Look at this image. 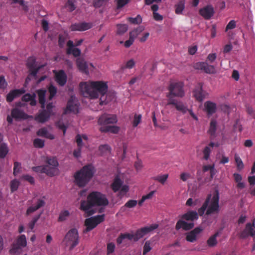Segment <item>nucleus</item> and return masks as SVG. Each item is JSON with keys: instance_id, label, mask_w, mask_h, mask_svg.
<instances>
[{"instance_id": "nucleus-14", "label": "nucleus", "mask_w": 255, "mask_h": 255, "mask_svg": "<svg viewBox=\"0 0 255 255\" xmlns=\"http://www.w3.org/2000/svg\"><path fill=\"white\" fill-rule=\"evenodd\" d=\"M194 67L196 69L202 70L207 74H214L216 73L215 67L213 65H208L206 62H197L194 64Z\"/></svg>"}, {"instance_id": "nucleus-33", "label": "nucleus", "mask_w": 255, "mask_h": 255, "mask_svg": "<svg viewBox=\"0 0 255 255\" xmlns=\"http://www.w3.org/2000/svg\"><path fill=\"white\" fill-rule=\"evenodd\" d=\"M39 102L41 104V107L42 109L45 108V94L46 91L43 89H40L37 92Z\"/></svg>"}, {"instance_id": "nucleus-63", "label": "nucleus", "mask_w": 255, "mask_h": 255, "mask_svg": "<svg viewBox=\"0 0 255 255\" xmlns=\"http://www.w3.org/2000/svg\"><path fill=\"white\" fill-rule=\"evenodd\" d=\"M99 150L102 152H110V146L107 144H104L101 145L99 146Z\"/></svg>"}, {"instance_id": "nucleus-62", "label": "nucleus", "mask_w": 255, "mask_h": 255, "mask_svg": "<svg viewBox=\"0 0 255 255\" xmlns=\"http://www.w3.org/2000/svg\"><path fill=\"white\" fill-rule=\"evenodd\" d=\"M118 8H122L126 5L130 0H116Z\"/></svg>"}, {"instance_id": "nucleus-43", "label": "nucleus", "mask_w": 255, "mask_h": 255, "mask_svg": "<svg viewBox=\"0 0 255 255\" xmlns=\"http://www.w3.org/2000/svg\"><path fill=\"white\" fill-rule=\"evenodd\" d=\"M20 185V182L17 179H13L10 181V188L11 192H14L16 191Z\"/></svg>"}, {"instance_id": "nucleus-13", "label": "nucleus", "mask_w": 255, "mask_h": 255, "mask_svg": "<svg viewBox=\"0 0 255 255\" xmlns=\"http://www.w3.org/2000/svg\"><path fill=\"white\" fill-rule=\"evenodd\" d=\"M158 227L157 224H152L149 226L145 227L137 230L135 234L133 235L134 241H137L139 239L142 238L145 234L150 232L154 230L157 229Z\"/></svg>"}, {"instance_id": "nucleus-38", "label": "nucleus", "mask_w": 255, "mask_h": 255, "mask_svg": "<svg viewBox=\"0 0 255 255\" xmlns=\"http://www.w3.org/2000/svg\"><path fill=\"white\" fill-rule=\"evenodd\" d=\"M218 235L219 233L217 232L209 238L207 243L209 247H214L217 245V241L216 238Z\"/></svg>"}, {"instance_id": "nucleus-10", "label": "nucleus", "mask_w": 255, "mask_h": 255, "mask_svg": "<svg viewBox=\"0 0 255 255\" xmlns=\"http://www.w3.org/2000/svg\"><path fill=\"white\" fill-rule=\"evenodd\" d=\"M104 220V215H98L87 218L85 220V225L86 228L84 232H89L94 229L98 224Z\"/></svg>"}, {"instance_id": "nucleus-47", "label": "nucleus", "mask_w": 255, "mask_h": 255, "mask_svg": "<svg viewBox=\"0 0 255 255\" xmlns=\"http://www.w3.org/2000/svg\"><path fill=\"white\" fill-rule=\"evenodd\" d=\"M128 20L131 23L138 24L141 23L142 18L140 15H137L135 17H128Z\"/></svg>"}, {"instance_id": "nucleus-37", "label": "nucleus", "mask_w": 255, "mask_h": 255, "mask_svg": "<svg viewBox=\"0 0 255 255\" xmlns=\"http://www.w3.org/2000/svg\"><path fill=\"white\" fill-rule=\"evenodd\" d=\"M8 152V148L5 143L0 144V158H4Z\"/></svg>"}, {"instance_id": "nucleus-15", "label": "nucleus", "mask_w": 255, "mask_h": 255, "mask_svg": "<svg viewBox=\"0 0 255 255\" xmlns=\"http://www.w3.org/2000/svg\"><path fill=\"white\" fill-rule=\"evenodd\" d=\"M193 94L197 101L201 102L204 100L207 95V93L203 90L202 83H199L197 84L193 91Z\"/></svg>"}, {"instance_id": "nucleus-39", "label": "nucleus", "mask_w": 255, "mask_h": 255, "mask_svg": "<svg viewBox=\"0 0 255 255\" xmlns=\"http://www.w3.org/2000/svg\"><path fill=\"white\" fill-rule=\"evenodd\" d=\"M47 166L45 165L34 166L32 167V170L35 172H40L45 173L48 175V170Z\"/></svg>"}, {"instance_id": "nucleus-64", "label": "nucleus", "mask_w": 255, "mask_h": 255, "mask_svg": "<svg viewBox=\"0 0 255 255\" xmlns=\"http://www.w3.org/2000/svg\"><path fill=\"white\" fill-rule=\"evenodd\" d=\"M7 86V83L3 76H0V89H5Z\"/></svg>"}, {"instance_id": "nucleus-56", "label": "nucleus", "mask_w": 255, "mask_h": 255, "mask_svg": "<svg viewBox=\"0 0 255 255\" xmlns=\"http://www.w3.org/2000/svg\"><path fill=\"white\" fill-rule=\"evenodd\" d=\"M141 120V115H135L132 122V126L133 127H136L140 123Z\"/></svg>"}, {"instance_id": "nucleus-46", "label": "nucleus", "mask_w": 255, "mask_h": 255, "mask_svg": "<svg viewBox=\"0 0 255 255\" xmlns=\"http://www.w3.org/2000/svg\"><path fill=\"white\" fill-rule=\"evenodd\" d=\"M135 62L134 61V60L132 59H131L128 60L126 62L125 65L122 66L121 68L122 70H124L125 69H130L132 68L135 66Z\"/></svg>"}, {"instance_id": "nucleus-51", "label": "nucleus", "mask_w": 255, "mask_h": 255, "mask_svg": "<svg viewBox=\"0 0 255 255\" xmlns=\"http://www.w3.org/2000/svg\"><path fill=\"white\" fill-rule=\"evenodd\" d=\"M151 243L149 241H147L145 242L143 248V255H146V254L150 252L152 248L151 247Z\"/></svg>"}, {"instance_id": "nucleus-52", "label": "nucleus", "mask_w": 255, "mask_h": 255, "mask_svg": "<svg viewBox=\"0 0 255 255\" xmlns=\"http://www.w3.org/2000/svg\"><path fill=\"white\" fill-rule=\"evenodd\" d=\"M33 145L36 148H42L44 145V141L40 138H36L33 141Z\"/></svg>"}, {"instance_id": "nucleus-25", "label": "nucleus", "mask_w": 255, "mask_h": 255, "mask_svg": "<svg viewBox=\"0 0 255 255\" xmlns=\"http://www.w3.org/2000/svg\"><path fill=\"white\" fill-rule=\"evenodd\" d=\"M25 91L23 89H15L11 90L6 96V101L8 102H11L14 99L20 96Z\"/></svg>"}, {"instance_id": "nucleus-23", "label": "nucleus", "mask_w": 255, "mask_h": 255, "mask_svg": "<svg viewBox=\"0 0 255 255\" xmlns=\"http://www.w3.org/2000/svg\"><path fill=\"white\" fill-rule=\"evenodd\" d=\"M194 226L193 223H187L183 220H179L176 224V229L178 230L182 229L185 231H188L192 229Z\"/></svg>"}, {"instance_id": "nucleus-58", "label": "nucleus", "mask_w": 255, "mask_h": 255, "mask_svg": "<svg viewBox=\"0 0 255 255\" xmlns=\"http://www.w3.org/2000/svg\"><path fill=\"white\" fill-rule=\"evenodd\" d=\"M56 126L59 129L62 130L63 135H64L66 133L67 127L61 121H59L56 123Z\"/></svg>"}, {"instance_id": "nucleus-42", "label": "nucleus", "mask_w": 255, "mask_h": 255, "mask_svg": "<svg viewBox=\"0 0 255 255\" xmlns=\"http://www.w3.org/2000/svg\"><path fill=\"white\" fill-rule=\"evenodd\" d=\"M168 177L167 174L158 175L153 177V179L155 181H157L162 184H164Z\"/></svg>"}, {"instance_id": "nucleus-27", "label": "nucleus", "mask_w": 255, "mask_h": 255, "mask_svg": "<svg viewBox=\"0 0 255 255\" xmlns=\"http://www.w3.org/2000/svg\"><path fill=\"white\" fill-rule=\"evenodd\" d=\"M51 115L47 111L43 110L36 117V120L40 123H43L49 119Z\"/></svg>"}, {"instance_id": "nucleus-57", "label": "nucleus", "mask_w": 255, "mask_h": 255, "mask_svg": "<svg viewBox=\"0 0 255 255\" xmlns=\"http://www.w3.org/2000/svg\"><path fill=\"white\" fill-rule=\"evenodd\" d=\"M75 140L77 144V146L78 147L82 148L84 143L83 141V140L82 139L81 135L79 134L76 135L75 137Z\"/></svg>"}, {"instance_id": "nucleus-16", "label": "nucleus", "mask_w": 255, "mask_h": 255, "mask_svg": "<svg viewBox=\"0 0 255 255\" xmlns=\"http://www.w3.org/2000/svg\"><path fill=\"white\" fill-rule=\"evenodd\" d=\"M214 9L211 5H208L199 10L200 14L205 19H210L214 14Z\"/></svg>"}, {"instance_id": "nucleus-41", "label": "nucleus", "mask_w": 255, "mask_h": 255, "mask_svg": "<svg viewBox=\"0 0 255 255\" xmlns=\"http://www.w3.org/2000/svg\"><path fill=\"white\" fill-rule=\"evenodd\" d=\"M137 201L135 200H128L124 206H123L121 210H125L126 208H132L136 206Z\"/></svg>"}, {"instance_id": "nucleus-6", "label": "nucleus", "mask_w": 255, "mask_h": 255, "mask_svg": "<svg viewBox=\"0 0 255 255\" xmlns=\"http://www.w3.org/2000/svg\"><path fill=\"white\" fill-rule=\"evenodd\" d=\"M94 168L91 165L84 166L74 175L75 181L79 187L85 186L93 177Z\"/></svg>"}, {"instance_id": "nucleus-36", "label": "nucleus", "mask_w": 255, "mask_h": 255, "mask_svg": "<svg viewBox=\"0 0 255 255\" xmlns=\"http://www.w3.org/2000/svg\"><path fill=\"white\" fill-rule=\"evenodd\" d=\"M184 8V0H181L177 4L175 5V13L177 14H182Z\"/></svg>"}, {"instance_id": "nucleus-45", "label": "nucleus", "mask_w": 255, "mask_h": 255, "mask_svg": "<svg viewBox=\"0 0 255 255\" xmlns=\"http://www.w3.org/2000/svg\"><path fill=\"white\" fill-rule=\"evenodd\" d=\"M128 26L126 24H121L117 25V33L122 35L125 33L128 30Z\"/></svg>"}, {"instance_id": "nucleus-12", "label": "nucleus", "mask_w": 255, "mask_h": 255, "mask_svg": "<svg viewBox=\"0 0 255 255\" xmlns=\"http://www.w3.org/2000/svg\"><path fill=\"white\" fill-rule=\"evenodd\" d=\"M45 200V196L33 199L34 203L27 209L26 215L29 216L39 209L43 207L46 204Z\"/></svg>"}, {"instance_id": "nucleus-60", "label": "nucleus", "mask_w": 255, "mask_h": 255, "mask_svg": "<svg viewBox=\"0 0 255 255\" xmlns=\"http://www.w3.org/2000/svg\"><path fill=\"white\" fill-rule=\"evenodd\" d=\"M236 26V22L234 20H231L227 25L225 31H227L229 29H233Z\"/></svg>"}, {"instance_id": "nucleus-61", "label": "nucleus", "mask_w": 255, "mask_h": 255, "mask_svg": "<svg viewBox=\"0 0 255 255\" xmlns=\"http://www.w3.org/2000/svg\"><path fill=\"white\" fill-rule=\"evenodd\" d=\"M115 249V245L113 243H108L107 245V254L113 253Z\"/></svg>"}, {"instance_id": "nucleus-30", "label": "nucleus", "mask_w": 255, "mask_h": 255, "mask_svg": "<svg viewBox=\"0 0 255 255\" xmlns=\"http://www.w3.org/2000/svg\"><path fill=\"white\" fill-rule=\"evenodd\" d=\"M36 95L35 94L31 95L29 93L24 95L22 97V101L24 102H30V105L31 106L36 105V101L35 100Z\"/></svg>"}, {"instance_id": "nucleus-19", "label": "nucleus", "mask_w": 255, "mask_h": 255, "mask_svg": "<svg viewBox=\"0 0 255 255\" xmlns=\"http://www.w3.org/2000/svg\"><path fill=\"white\" fill-rule=\"evenodd\" d=\"M69 112H73L74 113L78 112V106L77 104L74 103L73 96H71L68 100L66 108L64 111V114H67Z\"/></svg>"}, {"instance_id": "nucleus-50", "label": "nucleus", "mask_w": 255, "mask_h": 255, "mask_svg": "<svg viewBox=\"0 0 255 255\" xmlns=\"http://www.w3.org/2000/svg\"><path fill=\"white\" fill-rule=\"evenodd\" d=\"M20 179L21 180H23L24 181H26L28 182L31 184H34L35 183V180H34V178L32 176H31V175H29L28 174L22 175L21 176Z\"/></svg>"}, {"instance_id": "nucleus-31", "label": "nucleus", "mask_w": 255, "mask_h": 255, "mask_svg": "<svg viewBox=\"0 0 255 255\" xmlns=\"http://www.w3.org/2000/svg\"><path fill=\"white\" fill-rule=\"evenodd\" d=\"M37 134L38 136L44 137L50 139H53L55 137L54 135L49 132L47 128H45L39 129L37 132Z\"/></svg>"}, {"instance_id": "nucleus-1", "label": "nucleus", "mask_w": 255, "mask_h": 255, "mask_svg": "<svg viewBox=\"0 0 255 255\" xmlns=\"http://www.w3.org/2000/svg\"><path fill=\"white\" fill-rule=\"evenodd\" d=\"M219 194L216 191L213 196L211 194L208 195L205 202L201 208L198 209V212L195 211H189L181 217L182 220L188 221H193L198 219V216H203L205 214L207 216L218 215L220 212Z\"/></svg>"}, {"instance_id": "nucleus-17", "label": "nucleus", "mask_w": 255, "mask_h": 255, "mask_svg": "<svg viewBox=\"0 0 255 255\" xmlns=\"http://www.w3.org/2000/svg\"><path fill=\"white\" fill-rule=\"evenodd\" d=\"M255 235V229L254 224L248 223L245 229L240 233L242 238H246L249 236L253 237Z\"/></svg>"}, {"instance_id": "nucleus-26", "label": "nucleus", "mask_w": 255, "mask_h": 255, "mask_svg": "<svg viewBox=\"0 0 255 255\" xmlns=\"http://www.w3.org/2000/svg\"><path fill=\"white\" fill-rule=\"evenodd\" d=\"M76 64L79 70L82 72L88 74V65L86 62L81 58H78L76 60Z\"/></svg>"}, {"instance_id": "nucleus-48", "label": "nucleus", "mask_w": 255, "mask_h": 255, "mask_svg": "<svg viewBox=\"0 0 255 255\" xmlns=\"http://www.w3.org/2000/svg\"><path fill=\"white\" fill-rule=\"evenodd\" d=\"M41 215V213L39 214V215L35 216L33 218L32 220L28 224V227L29 229L32 231L35 226V224L37 222V221L39 220V219L40 217V216Z\"/></svg>"}, {"instance_id": "nucleus-5", "label": "nucleus", "mask_w": 255, "mask_h": 255, "mask_svg": "<svg viewBox=\"0 0 255 255\" xmlns=\"http://www.w3.org/2000/svg\"><path fill=\"white\" fill-rule=\"evenodd\" d=\"M118 121L117 117L115 115L105 113L102 115L98 119V124L101 126L99 129L102 132H110L113 133H117L119 131V127L115 126H108L109 124H116Z\"/></svg>"}, {"instance_id": "nucleus-21", "label": "nucleus", "mask_w": 255, "mask_h": 255, "mask_svg": "<svg viewBox=\"0 0 255 255\" xmlns=\"http://www.w3.org/2000/svg\"><path fill=\"white\" fill-rule=\"evenodd\" d=\"M202 231V229L200 227H196L191 232L188 233L186 235V240L189 242L193 243L197 239V236Z\"/></svg>"}, {"instance_id": "nucleus-3", "label": "nucleus", "mask_w": 255, "mask_h": 255, "mask_svg": "<svg viewBox=\"0 0 255 255\" xmlns=\"http://www.w3.org/2000/svg\"><path fill=\"white\" fill-rule=\"evenodd\" d=\"M79 87L83 95L91 99L97 98L99 95L104 96L108 90V85L103 81L81 82Z\"/></svg>"}, {"instance_id": "nucleus-59", "label": "nucleus", "mask_w": 255, "mask_h": 255, "mask_svg": "<svg viewBox=\"0 0 255 255\" xmlns=\"http://www.w3.org/2000/svg\"><path fill=\"white\" fill-rule=\"evenodd\" d=\"M107 0H94V6L95 7H100L106 4Z\"/></svg>"}, {"instance_id": "nucleus-8", "label": "nucleus", "mask_w": 255, "mask_h": 255, "mask_svg": "<svg viewBox=\"0 0 255 255\" xmlns=\"http://www.w3.org/2000/svg\"><path fill=\"white\" fill-rule=\"evenodd\" d=\"M26 238L24 235L18 236L11 245L9 253L12 255H17L19 254L22 248L26 246Z\"/></svg>"}, {"instance_id": "nucleus-2", "label": "nucleus", "mask_w": 255, "mask_h": 255, "mask_svg": "<svg viewBox=\"0 0 255 255\" xmlns=\"http://www.w3.org/2000/svg\"><path fill=\"white\" fill-rule=\"evenodd\" d=\"M184 83L180 81L171 82L168 87L169 92L167 94V106H172L176 110L183 114L187 113L188 108L181 101L174 99V97L182 98L184 96Z\"/></svg>"}, {"instance_id": "nucleus-40", "label": "nucleus", "mask_w": 255, "mask_h": 255, "mask_svg": "<svg viewBox=\"0 0 255 255\" xmlns=\"http://www.w3.org/2000/svg\"><path fill=\"white\" fill-rule=\"evenodd\" d=\"M70 213L67 210H63L62 211L60 214L59 217L58 218V221L59 222H63L67 220V219L69 217Z\"/></svg>"}, {"instance_id": "nucleus-22", "label": "nucleus", "mask_w": 255, "mask_h": 255, "mask_svg": "<svg viewBox=\"0 0 255 255\" xmlns=\"http://www.w3.org/2000/svg\"><path fill=\"white\" fill-rule=\"evenodd\" d=\"M55 81L61 86H64L67 82V75L65 72L61 70L55 73Z\"/></svg>"}, {"instance_id": "nucleus-53", "label": "nucleus", "mask_w": 255, "mask_h": 255, "mask_svg": "<svg viewBox=\"0 0 255 255\" xmlns=\"http://www.w3.org/2000/svg\"><path fill=\"white\" fill-rule=\"evenodd\" d=\"M66 6L70 11L74 10L76 8L75 1L73 0H68L66 4Z\"/></svg>"}, {"instance_id": "nucleus-29", "label": "nucleus", "mask_w": 255, "mask_h": 255, "mask_svg": "<svg viewBox=\"0 0 255 255\" xmlns=\"http://www.w3.org/2000/svg\"><path fill=\"white\" fill-rule=\"evenodd\" d=\"M205 110L208 115H211L216 112V105L210 101H207L204 104Z\"/></svg>"}, {"instance_id": "nucleus-44", "label": "nucleus", "mask_w": 255, "mask_h": 255, "mask_svg": "<svg viewBox=\"0 0 255 255\" xmlns=\"http://www.w3.org/2000/svg\"><path fill=\"white\" fill-rule=\"evenodd\" d=\"M48 90L50 94L48 99L49 100H51L57 93V88L51 84L48 88Z\"/></svg>"}, {"instance_id": "nucleus-11", "label": "nucleus", "mask_w": 255, "mask_h": 255, "mask_svg": "<svg viewBox=\"0 0 255 255\" xmlns=\"http://www.w3.org/2000/svg\"><path fill=\"white\" fill-rule=\"evenodd\" d=\"M47 165L45 166L47 167L48 175L53 176L58 172V166L59 163L57 159L54 157H47L45 161Z\"/></svg>"}, {"instance_id": "nucleus-9", "label": "nucleus", "mask_w": 255, "mask_h": 255, "mask_svg": "<svg viewBox=\"0 0 255 255\" xmlns=\"http://www.w3.org/2000/svg\"><path fill=\"white\" fill-rule=\"evenodd\" d=\"M65 240L67 245L70 246V250H73L79 243V236L76 229H71L66 235Z\"/></svg>"}, {"instance_id": "nucleus-4", "label": "nucleus", "mask_w": 255, "mask_h": 255, "mask_svg": "<svg viewBox=\"0 0 255 255\" xmlns=\"http://www.w3.org/2000/svg\"><path fill=\"white\" fill-rule=\"evenodd\" d=\"M109 201L106 196L99 192H92L87 197V201H82L80 204V209L84 211L87 216H90L95 212L91 209L93 206H106Z\"/></svg>"}, {"instance_id": "nucleus-35", "label": "nucleus", "mask_w": 255, "mask_h": 255, "mask_svg": "<svg viewBox=\"0 0 255 255\" xmlns=\"http://www.w3.org/2000/svg\"><path fill=\"white\" fill-rule=\"evenodd\" d=\"M217 128V123L215 120H212L210 124V128L208 130V133L210 135V138H214L216 136V131Z\"/></svg>"}, {"instance_id": "nucleus-49", "label": "nucleus", "mask_w": 255, "mask_h": 255, "mask_svg": "<svg viewBox=\"0 0 255 255\" xmlns=\"http://www.w3.org/2000/svg\"><path fill=\"white\" fill-rule=\"evenodd\" d=\"M142 30L143 28L141 27H139L138 28L133 30L129 33V38H132V39L134 40V39Z\"/></svg>"}, {"instance_id": "nucleus-34", "label": "nucleus", "mask_w": 255, "mask_h": 255, "mask_svg": "<svg viewBox=\"0 0 255 255\" xmlns=\"http://www.w3.org/2000/svg\"><path fill=\"white\" fill-rule=\"evenodd\" d=\"M11 115L12 118L16 120L24 119L25 116L24 112L17 108H14L12 110Z\"/></svg>"}, {"instance_id": "nucleus-18", "label": "nucleus", "mask_w": 255, "mask_h": 255, "mask_svg": "<svg viewBox=\"0 0 255 255\" xmlns=\"http://www.w3.org/2000/svg\"><path fill=\"white\" fill-rule=\"evenodd\" d=\"M92 24L90 23L81 22L73 24L71 25L70 28L72 31H85L92 28Z\"/></svg>"}, {"instance_id": "nucleus-28", "label": "nucleus", "mask_w": 255, "mask_h": 255, "mask_svg": "<svg viewBox=\"0 0 255 255\" xmlns=\"http://www.w3.org/2000/svg\"><path fill=\"white\" fill-rule=\"evenodd\" d=\"M123 184V181L120 179L119 176H116L111 184V188L114 192L120 190Z\"/></svg>"}, {"instance_id": "nucleus-20", "label": "nucleus", "mask_w": 255, "mask_h": 255, "mask_svg": "<svg viewBox=\"0 0 255 255\" xmlns=\"http://www.w3.org/2000/svg\"><path fill=\"white\" fill-rule=\"evenodd\" d=\"M67 49L66 53L67 54H72L74 57H77L81 55V52L78 48L74 47L73 42L69 40L67 43Z\"/></svg>"}, {"instance_id": "nucleus-32", "label": "nucleus", "mask_w": 255, "mask_h": 255, "mask_svg": "<svg viewBox=\"0 0 255 255\" xmlns=\"http://www.w3.org/2000/svg\"><path fill=\"white\" fill-rule=\"evenodd\" d=\"M134 236L133 234L129 233L121 234L117 239V243L118 245L121 244L125 240L131 241L133 240Z\"/></svg>"}, {"instance_id": "nucleus-7", "label": "nucleus", "mask_w": 255, "mask_h": 255, "mask_svg": "<svg viewBox=\"0 0 255 255\" xmlns=\"http://www.w3.org/2000/svg\"><path fill=\"white\" fill-rule=\"evenodd\" d=\"M26 67L28 69L29 74L25 79V82L28 83L31 80V76L35 79L37 78V74L42 66H37L35 59L30 57L27 60Z\"/></svg>"}, {"instance_id": "nucleus-54", "label": "nucleus", "mask_w": 255, "mask_h": 255, "mask_svg": "<svg viewBox=\"0 0 255 255\" xmlns=\"http://www.w3.org/2000/svg\"><path fill=\"white\" fill-rule=\"evenodd\" d=\"M235 159L237 164L238 170H241L243 169L244 167V165L241 159L239 157L235 156Z\"/></svg>"}, {"instance_id": "nucleus-55", "label": "nucleus", "mask_w": 255, "mask_h": 255, "mask_svg": "<svg viewBox=\"0 0 255 255\" xmlns=\"http://www.w3.org/2000/svg\"><path fill=\"white\" fill-rule=\"evenodd\" d=\"M21 169V163L15 161L14 162L13 172V174L14 176H16L19 172Z\"/></svg>"}, {"instance_id": "nucleus-24", "label": "nucleus", "mask_w": 255, "mask_h": 255, "mask_svg": "<svg viewBox=\"0 0 255 255\" xmlns=\"http://www.w3.org/2000/svg\"><path fill=\"white\" fill-rule=\"evenodd\" d=\"M214 146L218 147L219 144L218 143H215L213 142H211L204 147L202 151L204 159L208 160L209 159L210 153Z\"/></svg>"}]
</instances>
